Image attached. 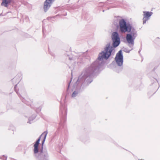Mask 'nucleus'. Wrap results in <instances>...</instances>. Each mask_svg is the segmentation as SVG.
Returning a JSON list of instances; mask_svg holds the SVG:
<instances>
[{"mask_svg":"<svg viewBox=\"0 0 160 160\" xmlns=\"http://www.w3.org/2000/svg\"><path fill=\"white\" fill-rule=\"evenodd\" d=\"M112 38V46H110V42L108 43L104 48V50L102 51L98 54L97 59L85 69L84 72L87 73L89 76L94 75L98 71H99L103 63V59L107 60L111 55L114 54V48L118 47L120 43V38L118 33L117 32H113Z\"/></svg>","mask_w":160,"mask_h":160,"instance_id":"f257e3e1","label":"nucleus"},{"mask_svg":"<svg viewBox=\"0 0 160 160\" xmlns=\"http://www.w3.org/2000/svg\"><path fill=\"white\" fill-rule=\"evenodd\" d=\"M118 28L119 32L122 33L128 32L126 36V39L128 46L133 49L134 43V40L137 36V32L132 27V25L128 22H127L124 19H120L119 25L117 26Z\"/></svg>","mask_w":160,"mask_h":160,"instance_id":"f03ea898","label":"nucleus"},{"mask_svg":"<svg viewBox=\"0 0 160 160\" xmlns=\"http://www.w3.org/2000/svg\"><path fill=\"white\" fill-rule=\"evenodd\" d=\"M47 131L44 132L35 142L33 145L34 155L37 160H48V151L43 148L47 134Z\"/></svg>","mask_w":160,"mask_h":160,"instance_id":"7ed1b4c3","label":"nucleus"},{"mask_svg":"<svg viewBox=\"0 0 160 160\" xmlns=\"http://www.w3.org/2000/svg\"><path fill=\"white\" fill-rule=\"evenodd\" d=\"M89 65H88L83 69L81 74L78 77V79L73 86L75 88V89L72 94V97H75L80 92L81 85H83L87 86L88 85L93 81V78L95 76H97L99 73V71H98L95 74L89 76L88 74L84 72L85 69Z\"/></svg>","mask_w":160,"mask_h":160,"instance_id":"20e7f679","label":"nucleus"},{"mask_svg":"<svg viewBox=\"0 0 160 160\" xmlns=\"http://www.w3.org/2000/svg\"><path fill=\"white\" fill-rule=\"evenodd\" d=\"M17 84L15 86V90L17 93L18 94L19 98H20V99L22 101V102L27 105H30L31 106V102H32L29 99L27 98V94L24 88H23L22 89H19V91L21 93V95L20 94L18 93V91L17 90Z\"/></svg>","mask_w":160,"mask_h":160,"instance_id":"39448f33","label":"nucleus"},{"mask_svg":"<svg viewBox=\"0 0 160 160\" xmlns=\"http://www.w3.org/2000/svg\"><path fill=\"white\" fill-rule=\"evenodd\" d=\"M115 60L118 65L120 67L119 69L115 70L116 72H119L122 69V68L121 67L122 66L123 62V57L121 50L119 51L116 54Z\"/></svg>","mask_w":160,"mask_h":160,"instance_id":"423d86ee","label":"nucleus"},{"mask_svg":"<svg viewBox=\"0 0 160 160\" xmlns=\"http://www.w3.org/2000/svg\"><path fill=\"white\" fill-rule=\"evenodd\" d=\"M67 114V108L66 106L64 104L62 105L61 104L60 111V116L61 118L65 120L66 118Z\"/></svg>","mask_w":160,"mask_h":160,"instance_id":"0eeeda50","label":"nucleus"},{"mask_svg":"<svg viewBox=\"0 0 160 160\" xmlns=\"http://www.w3.org/2000/svg\"><path fill=\"white\" fill-rule=\"evenodd\" d=\"M22 77H21V75L20 74H18L16 75L13 78L12 80V82L13 83H16L18 82V84L19 83L20 81L21 80Z\"/></svg>","mask_w":160,"mask_h":160,"instance_id":"6e6552de","label":"nucleus"},{"mask_svg":"<svg viewBox=\"0 0 160 160\" xmlns=\"http://www.w3.org/2000/svg\"><path fill=\"white\" fill-rule=\"evenodd\" d=\"M12 0H2L1 5L5 7H7L8 5L11 4Z\"/></svg>","mask_w":160,"mask_h":160,"instance_id":"1a4fd4ad","label":"nucleus"},{"mask_svg":"<svg viewBox=\"0 0 160 160\" xmlns=\"http://www.w3.org/2000/svg\"><path fill=\"white\" fill-rule=\"evenodd\" d=\"M52 4V3L48 1V0H46L44 4V10H48L49 9Z\"/></svg>","mask_w":160,"mask_h":160,"instance_id":"9d476101","label":"nucleus"},{"mask_svg":"<svg viewBox=\"0 0 160 160\" xmlns=\"http://www.w3.org/2000/svg\"><path fill=\"white\" fill-rule=\"evenodd\" d=\"M143 13V18L145 19H149L150 16H152L153 13L152 12H149L147 11H144Z\"/></svg>","mask_w":160,"mask_h":160,"instance_id":"9b49d317","label":"nucleus"},{"mask_svg":"<svg viewBox=\"0 0 160 160\" xmlns=\"http://www.w3.org/2000/svg\"><path fill=\"white\" fill-rule=\"evenodd\" d=\"M36 115L35 114L32 115L31 117H30L28 118V123L31 124L32 123L31 121H33L36 118Z\"/></svg>","mask_w":160,"mask_h":160,"instance_id":"f8f14e48","label":"nucleus"},{"mask_svg":"<svg viewBox=\"0 0 160 160\" xmlns=\"http://www.w3.org/2000/svg\"><path fill=\"white\" fill-rule=\"evenodd\" d=\"M72 81V78H71V80H70V81H69V82L68 83V86L67 88V91H67V94H69L70 93V92H69V87H70V83H71Z\"/></svg>","mask_w":160,"mask_h":160,"instance_id":"ddd939ff","label":"nucleus"},{"mask_svg":"<svg viewBox=\"0 0 160 160\" xmlns=\"http://www.w3.org/2000/svg\"><path fill=\"white\" fill-rule=\"evenodd\" d=\"M130 48H131V50H129L127 48H124V49L123 50V51L127 53H129L130 51L132 50L131 49V48L130 47Z\"/></svg>","mask_w":160,"mask_h":160,"instance_id":"4468645a","label":"nucleus"},{"mask_svg":"<svg viewBox=\"0 0 160 160\" xmlns=\"http://www.w3.org/2000/svg\"><path fill=\"white\" fill-rule=\"evenodd\" d=\"M0 159L3 160H7V157L5 156V155H3L2 156H0Z\"/></svg>","mask_w":160,"mask_h":160,"instance_id":"2eb2a0df","label":"nucleus"},{"mask_svg":"<svg viewBox=\"0 0 160 160\" xmlns=\"http://www.w3.org/2000/svg\"><path fill=\"white\" fill-rule=\"evenodd\" d=\"M148 20V19H146V18L145 19V18H143V24H144L145 23H146V22Z\"/></svg>","mask_w":160,"mask_h":160,"instance_id":"dca6fc26","label":"nucleus"},{"mask_svg":"<svg viewBox=\"0 0 160 160\" xmlns=\"http://www.w3.org/2000/svg\"><path fill=\"white\" fill-rule=\"evenodd\" d=\"M25 19L26 20V21L27 22H28L29 21V19L28 17L27 16H25Z\"/></svg>","mask_w":160,"mask_h":160,"instance_id":"f3484780","label":"nucleus"},{"mask_svg":"<svg viewBox=\"0 0 160 160\" xmlns=\"http://www.w3.org/2000/svg\"><path fill=\"white\" fill-rule=\"evenodd\" d=\"M41 110V108L40 107L39 108H38L36 110V112H40Z\"/></svg>","mask_w":160,"mask_h":160,"instance_id":"a211bd4d","label":"nucleus"},{"mask_svg":"<svg viewBox=\"0 0 160 160\" xmlns=\"http://www.w3.org/2000/svg\"><path fill=\"white\" fill-rule=\"evenodd\" d=\"M6 15V13H4L3 12H2L1 14H0V16H4Z\"/></svg>","mask_w":160,"mask_h":160,"instance_id":"6ab92c4d","label":"nucleus"},{"mask_svg":"<svg viewBox=\"0 0 160 160\" xmlns=\"http://www.w3.org/2000/svg\"><path fill=\"white\" fill-rule=\"evenodd\" d=\"M45 30V28L44 27V25H42V32H43V34H44V32Z\"/></svg>","mask_w":160,"mask_h":160,"instance_id":"aec40b11","label":"nucleus"},{"mask_svg":"<svg viewBox=\"0 0 160 160\" xmlns=\"http://www.w3.org/2000/svg\"><path fill=\"white\" fill-rule=\"evenodd\" d=\"M67 15V13L66 12H64V13L62 14H60V15H63V16H66Z\"/></svg>","mask_w":160,"mask_h":160,"instance_id":"412c9836","label":"nucleus"},{"mask_svg":"<svg viewBox=\"0 0 160 160\" xmlns=\"http://www.w3.org/2000/svg\"><path fill=\"white\" fill-rule=\"evenodd\" d=\"M110 1L109 0H107V1H106V3H108V4H110L111 3L110 2Z\"/></svg>","mask_w":160,"mask_h":160,"instance_id":"4be33fe9","label":"nucleus"},{"mask_svg":"<svg viewBox=\"0 0 160 160\" xmlns=\"http://www.w3.org/2000/svg\"><path fill=\"white\" fill-rule=\"evenodd\" d=\"M52 18V17H48L47 18V19L48 20H50V19H51Z\"/></svg>","mask_w":160,"mask_h":160,"instance_id":"5701e85b","label":"nucleus"},{"mask_svg":"<svg viewBox=\"0 0 160 160\" xmlns=\"http://www.w3.org/2000/svg\"><path fill=\"white\" fill-rule=\"evenodd\" d=\"M50 54L51 55H52V56H54V54L53 53H50Z\"/></svg>","mask_w":160,"mask_h":160,"instance_id":"b1692460","label":"nucleus"},{"mask_svg":"<svg viewBox=\"0 0 160 160\" xmlns=\"http://www.w3.org/2000/svg\"><path fill=\"white\" fill-rule=\"evenodd\" d=\"M69 60H72L73 59L72 58H71L70 57L69 58Z\"/></svg>","mask_w":160,"mask_h":160,"instance_id":"393cba45","label":"nucleus"},{"mask_svg":"<svg viewBox=\"0 0 160 160\" xmlns=\"http://www.w3.org/2000/svg\"><path fill=\"white\" fill-rule=\"evenodd\" d=\"M141 50H142V48H140L139 51H141Z\"/></svg>","mask_w":160,"mask_h":160,"instance_id":"a878e982","label":"nucleus"},{"mask_svg":"<svg viewBox=\"0 0 160 160\" xmlns=\"http://www.w3.org/2000/svg\"><path fill=\"white\" fill-rule=\"evenodd\" d=\"M141 50H142V48H140L139 51H141Z\"/></svg>","mask_w":160,"mask_h":160,"instance_id":"bb28decb","label":"nucleus"},{"mask_svg":"<svg viewBox=\"0 0 160 160\" xmlns=\"http://www.w3.org/2000/svg\"><path fill=\"white\" fill-rule=\"evenodd\" d=\"M140 51H138V53H139V54H140Z\"/></svg>","mask_w":160,"mask_h":160,"instance_id":"cd10ccee","label":"nucleus"},{"mask_svg":"<svg viewBox=\"0 0 160 160\" xmlns=\"http://www.w3.org/2000/svg\"><path fill=\"white\" fill-rule=\"evenodd\" d=\"M10 12H7V13H10Z\"/></svg>","mask_w":160,"mask_h":160,"instance_id":"c85d7f7f","label":"nucleus"},{"mask_svg":"<svg viewBox=\"0 0 160 160\" xmlns=\"http://www.w3.org/2000/svg\"><path fill=\"white\" fill-rule=\"evenodd\" d=\"M123 3H125V2H124V1H123Z\"/></svg>","mask_w":160,"mask_h":160,"instance_id":"c756f323","label":"nucleus"},{"mask_svg":"<svg viewBox=\"0 0 160 160\" xmlns=\"http://www.w3.org/2000/svg\"><path fill=\"white\" fill-rule=\"evenodd\" d=\"M45 11V12H46L47 11H46V10H45V11Z\"/></svg>","mask_w":160,"mask_h":160,"instance_id":"7c9ffc66","label":"nucleus"},{"mask_svg":"<svg viewBox=\"0 0 160 160\" xmlns=\"http://www.w3.org/2000/svg\"><path fill=\"white\" fill-rule=\"evenodd\" d=\"M155 80H156V81H157V79H155Z\"/></svg>","mask_w":160,"mask_h":160,"instance_id":"2f4dec72","label":"nucleus"},{"mask_svg":"<svg viewBox=\"0 0 160 160\" xmlns=\"http://www.w3.org/2000/svg\"><path fill=\"white\" fill-rule=\"evenodd\" d=\"M103 11V12H104V10H103L102 11Z\"/></svg>","mask_w":160,"mask_h":160,"instance_id":"473e14b6","label":"nucleus"}]
</instances>
